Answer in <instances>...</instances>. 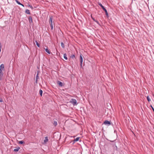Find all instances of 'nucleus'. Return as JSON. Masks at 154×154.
<instances>
[{
    "instance_id": "nucleus-1",
    "label": "nucleus",
    "mask_w": 154,
    "mask_h": 154,
    "mask_svg": "<svg viewBox=\"0 0 154 154\" xmlns=\"http://www.w3.org/2000/svg\"><path fill=\"white\" fill-rule=\"evenodd\" d=\"M98 4L99 5H100L103 9V10L105 13L107 17H109L108 14V13L106 9L102 5V4L98 2Z\"/></svg>"
},
{
    "instance_id": "nucleus-29",
    "label": "nucleus",
    "mask_w": 154,
    "mask_h": 154,
    "mask_svg": "<svg viewBox=\"0 0 154 154\" xmlns=\"http://www.w3.org/2000/svg\"><path fill=\"white\" fill-rule=\"evenodd\" d=\"M38 79H35V83L37 84L38 83Z\"/></svg>"
},
{
    "instance_id": "nucleus-16",
    "label": "nucleus",
    "mask_w": 154,
    "mask_h": 154,
    "mask_svg": "<svg viewBox=\"0 0 154 154\" xmlns=\"http://www.w3.org/2000/svg\"><path fill=\"white\" fill-rule=\"evenodd\" d=\"M20 149V148L19 147H17L16 148V149H14V152H17L19 151V149Z\"/></svg>"
},
{
    "instance_id": "nucleus-5",
    "label": "nucleus",
    "mask_w": 154,
    "mask_h": 154,
    "mask_svg": "<svg viewBox=\"0 0 154 154\" xmlns=\"http://www.w3.org/2000/svg\"><path fill=\"white\" fill-rule=\"evenodd\" d=\"M113 142V143L112 144V146L114 150H117V146L116 145L115 143H114V142L112 141Z\"/></svg>"
},
{
    "instance_id": "nucleus-15",
    "label": "nucleus",
    "mask_w": 154,
    "mask_h": 154,
    "mask_svg": "<svg viewBox=\"0 0 154 154\" xmlns=\"http://www.w3.org/2000/svg\"><path fill=\"white\" fill-rule=\"evenodd\" d=\"M92 20L94 21H95V22H96L99 25H100V24H99V22H98V21H97V20H95V19L93 18V17H92Z\"/></svg>"
},
{
    "instance_id": "nucleus-28",
    "label": "nucleus",
    "mask_w": 154,
    "mask_h": 154,
    "mask_svg": "<svg viewBox=\"0 0 154 154\" xmlns=\"http://www.w3.org/2000/svg\"><path fill=\"white\" fill-rule=\"evenodd\" d=\"M150 107L152 108L153 111L154 112V108H153V107L151 105H150Z\"/></svg>"
},
{
    "instance_id": "nucleus-22",
    "label": "nucleus",
    "mask_w": 154,
    "mask_h": 154,
    "mask_svg": "<svg viewBox=\"0 0 154 154\" xmlns=\"http://www.w3.org/2000/svg\"><path fill=\"white\" fill-rule=\"evenodd\" d=\"M61 45L63 48H65L63 42H61Z\"/></svg>"
},
{
    "instance_id": "nucleus-27",
    "label": "nucleus",
    "mask_w": 154,
    "mask_h": 154,
    "mask_svg": "<svg viewBox=\"0 0 154 154\" xmlns=\"http://www.w3.org/2000/svg\"><path fill=\"white\" fill-rule=\"evenodd\" d=\"M28 6L29 7H30L32 9H33V7L32 5H29Z\"/></svg>"
},
{
    "instance_id": "nucleus-18",
    "label": "nucleus",
    "mask_w": 154,
    "mask_h": 154,
    "mask_svg": "<svg viewBox=\"0 0 154 154\" xmlns=\"http://www.w3.org/2000/svg\"><path fill=\"white\" fill-rule=\"evenodd\" d=\"M63 57L66 60H67L68 59L67 57V55L65 53L64 54H63Z\"/></svg>"
},
{
    "instance_id": "nucleus-10",
    "label": "nucleus",
    "mask_w": 154,
    "mask_h": 154,
    "mask_svg": "<svg viewBox=\"0 0 154 154\" xmlns=\"http://www.w3.org/2000/svg\"><path fill=\"white\" fill-rule=\"evenodd\" d=\"M0 69H1L4 70V65L3 64H2L0 66Z\"/></svg>"
},
{
    "instance_id": "nucleus-8",
    "label": "nucleus",
    "mask_w": 154,
    "mask_h": 154,
    "mask_svg": "<svg viewBox=\"0 0 154 154\" xmlns=\"http://www.w3.org/2000/svg\"><path fill=\"white\" fill-rule=\"evenodd\" d=\"M3 70L1 69H0V80H2V77L3 76V73L2 72Z\"/></svg>"
},
{
    "instance_id": "nucleus-19",
    "label": "nucleus",
    "mask_w": 154,
    "mask_h": 154,
    "mask_svg": "<svg viewBox=\"0 0 154 154\" xmlns=\"http://www.w3.org/2000/svg\"><path fill=\"white\" fill-rule=\"evenodd\" d=\"M38 74H39V71H37V75L35 77V79H39V76H38Z\"/></svg>"
},
{
    "instance_id": "nucleus-26",
    "label": "nucleus",
    "mask_w": 154,
    "mask_h": 154,
    "mask_svg": "<svg viewBox=\"0 0 154 154\" xmlns=\"http://www.w3.org/2000/svg\"><path fill=\"white\" fill-rule=\"evenodd\" d=\"M146 98L148 102H149L151 101V100L150 99L149 97V96H147Z\"/></svg>"
},
{
    "instance_id": "nucleus-14",
    "label": "nucleus",
    "mask_w": 154,
    "mask_h": 154,
    "mask_svg": "<svg viewBox=\"0 0 154 154\" xmlns=\"http://www.w3.org/2000/svg\"><path fill=\"white\" fill-rule=\"evenodd\" d=\"M45 51L49 54H50L51 53V51L49 50L48 48H47L45 49Z\"/></svg>"
},
{
    "instance_id": "nucleus-20",
    "label": "nucleus",
    "mask_w": 154,
    "mask_h": 154,
    "mask_svg": "<svg viewBox=\"0 0 154 154\" xmlns=\"http://www.w3.org/2000/svg\"><path fill=\"white\" fill-rule=\"evenodd\" d=\"M79 138H80L79 137H77L75 139H74V142H76V141H78L79 140Z\"/></svg>"
},
{
    "instance_id": "nucleus-12",
    "label": "nucleus",
    "mask_w": 154,
    "mask_h": 154,
    "mask_svg": "<svg viewBox=\"0 0 154 154\" xmlns=\"http://www.w3.org/2000/svg\"><path fill=\"white\" fill-rule=\"evenodd\" d=\"M16 2L19 5H22L23 7H24V5H23V4H21L20 2H19L17 0H16Z\"/></svg>"
},
{
    "instance_id": "nucleus-3",
    "label": "nucleus",
    "mask_w": 154,
    "mask_h": 154,
    "mask_svg": "<svg viewBox=\"0 0 154 154\" xmlns=\"http://www.w3.org/2000/svg\"><path fill=\"white\" fill-rule=\"evenodd\" d=\"M70 103L72 104L73 105H77V101L75 99H72L70 101Z\"/></svg>"
},
{
    "instance_id": "nucleus-2",
    "label": "nucleus",
    "mask_w": 154,
    "mask_h": 154,
    "mask_svg": "<svg viewBox=\"0 0 154 154\" xmlns=\"http://www.w3.org/2000/svg\"><path fill=\"white\" fill-rule=\"evenodd\" d=\"M53 20V17L52 16H51L50 17L49 22L50 25V26L51 27V30L53 29V22L52 20Z\"/></svg>"
},
{
    "instance_id": "nucleus-6",
    "label": "nucleus",
    "mask_w": 154,
    "mask_h": 154,
    "mask_svg": "<svg viewBox=\"0 0 154 154\" xmlns=\"http://www.w3.org/2000/svg\"><path fill=\"white\" fill-rule=\"evenodd\" d=\"M82 56V54H81L80 56V66H82L83 62V58Z\"/></svg>"
},
{
    "instance_id": "nucleus-7",
    "label": "nucleus",
    "mask_w": 154,
    "mask_h": 154,
    "mask_svg": "<svg viewBox=\"0 0 154 154\" xmlns=\"http://www.w3.org/2000/svg\"><path fill=\"white\" fill-rule=\"evenodd\" d=\"M57 83L60 87H62L64 85L63 83L62 82L60 81H57Z\"/></svg>"
},
{
    "instance_id": "nucleus-24",
    "label": "nucleus",
    "mask_w": 154,
    "mask_h": 154,
    "mask_svg": "<svg viewBox=\"0 0 154 154\" xmlns=\"http://www.w3.org/2000/svg\"><path fill=\"white\" fill-rule=\"evenodd\" d=\"M35 42L36 43V45H37V46L38 47H40V45L37 41H35Z\"/></svg>"
},
{
    "instance_id": "nucleus-31",
    "label": "nucleus",
    "mask_w": 154,
    "mask_h": 154,
    "mask_svg": "<svg viewBox=\"0 0 154 154\" xmlns=\"http://www.w3.org/2000/svg\"><path fill=\"white\" fill-rule=\"evenodd\" d=\"M91 18H92V17H92V15H91Z\"/></svg>"
},
{
    "instance_id": "nucleus-25",
    "label": "nucleus",
    "mask_w": 154,
    "mask_h": 154,
    "mask_svg": "<svg viewBox=\"0 0 154 154\" xmlns=\"http://www.w3.org/2000/svg\"><path fill=\"white\" fill-rule=\"evenodd\" d=\"M70 57L72 58H75V55L74 54H72L70 56Z\"/></svg>"
},
{
    "instance_id": "nucleus-21",
    "label": "nucleus",
    "mask_w": 154,
    "mask_h": 154,
    "mask_svg": "<svg viewBox=\"0 0 154 154\" xmlns=\"http://www.w3.org/2000/svg\"><path fill=\"white\" fill-rule=\"evenodd\" d=\"M42 93H43L42 91V90L40 89V90L39 91V94H40V95L41 96H42Z\"/></svg>"
},
{
    "instance_id": "nucleus-9",
    "label": "nucleus",
    "mask_w": 154,
    "mask_h": 154,
    "mask_svg": "<svg viewBox=\"0 0 154 154\" xmlns=\"http://www.w3.org/2000/svg\"><path fill=\"white\" fill-rule=\"evenodd\" d=\"M28 19L29 23L31 24L32 23H33V20L31 16H29Z\"/></svg>"
},
{
    "instance_id": "nucleus-17",
    "label": "nucleus",
    "mask_w": 154,
    "mask_h": 154,
    "mask_svg": "<svg viewBox=\"0 0 154 154\" xmlns=\"http://www.w3.org/2000/svg\"><path fill=\"white\" fill-rule=\"evenodd\" d=\"M25 12L27 14H30L29 11L28 9H26L25 11Z\"/></svg>"
},
{
    "instance_id": "nucleus-11",
    "label": "nucleus",
    "mask_w": 154,
    "mask_h": 154,
    "mask_svg": "<svg viewBox=\"0 0 154 154\" xmlns=\"http://www.w3.org/2000/svg\"><path fill=\"white\" fill-rule=\"evenodd\" d=\"M48 137H45V139L44 140V142L45 143L48 142Z\"/></svg>"
},
{
    "instance_id": "nucleus-13",
    "label": "nucleus",
    "mask_w": 154,
    "mask_h": 154,
    "mask_svg": "<svg viewBox=\"0 0 154 154\" xmlns=\"http://www.w3.org/2000/svg\"><path fill=\"white\" fill-rule=\"evenodd\" d=\"M53 124L54 126H56L57 124V121H54L53 122Z\"/></svg>"
},
{
    "instance_id": "nucleus-23",
    "label": "nucleus",
    "mask_w": 154,
    "mask_h": 154,
    "mask_svg": "<svg viewBox=\"0 0 154 154\" xmlns=\"http://www.w3.org/2000/svg\"><path fill=\"white\" fill-rule=\"evenodd\" d=\"M24 142L23 140L20 141L19 142V143L20 144L24 143Z\"/></svg>"
},
{
    "instance_id": "nucleus-30",
    "label": "nucleus",
    "mask_w": 154,
    "mask_h": 154,
    "mask_svg": "<svg viewBox=\"0 0 154 154\" xmlns=\"http://www.w3.org/2000/svg\"><path fill=\"white\" fill-rule=\"evenodd\" d=\"M3 102V100L2 98L0 99V102Z\"/></svg>"
},
{
    "instance_id": "nucleus-4",
    "label": "nucleus",
    "mask_w": 154,
    "mask_h": 154,
    "mask_svg": "<svg viewBox=\"0 0 154 154\" xmlns=\"http://www.w3.org/2000/svg\"><path fill=\"white\" fill-rule=\"evenodd\" d=\"M103 124L108 126L110 125L111 124L110 122L107 120H105L103 122Z\"/></svg>"
}]
</instances>
